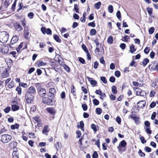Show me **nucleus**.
Returning a JSON list of instances; mask_svg holds the SVG:
<instances>
[{
  "label": "nucleus",
  "instance_id": "obj_1",
  "mask_svg": "<svg viewBox=\"0 0 158 158\" xmlns=\"http://www.w3.org/2000/svg\"><path fill=\"white\" fill-rule=\"evenodd\" d=\"M35 86L38 92V94L41 97L44 96L46 94V90L39 83H35Z\"/></svg>",
  "mask_w": 158,
  "mask_h": 158
},
{
  "label": "nucleus",
  "instance_id": "obj_2",
  "mask_svg": "<svg viewBox=\"0 0 158 158\" xmlns=\"http://www.w3.org/2000/svg\"><path fill=\"white\" fill-rule=\"evenodd\" d=\"M9 35L6 31H2L0 32V42L3 43H6L9 39Z\"/></svg>",
  "mask_w": 158,
  "mask_h": 158
},
{
  "label": "nucleus",
  "instance_id": "obj_3",
  "mask_svg": "<svg viewBox=\"0 0 158 158\" xmlns=\"http://www.w3.org/2000/svg\"><path fill=\"white\" fill-rule=\"evenodd\" d=\"M12 138L11 135L8 134H4L1 135V141L4 143L9 142Z\"/></svg>",
  "mask_w": 158,
  "mask_h": 158
},
{
  "label": "nucleus",
  "instance_id": "obj_4",
  "mask_svg": "<svg viewBox=\"0 0 158 158\" xmlns=\"http://www.w3.org/2000/svg\"><path fill=\"white\" fill-rule=\"evenodd\" d=\"M42 102L43 103L49 105H52L53 102L52 99L46 97L42 98Z\"/></svg>",
  "mask_w": 158,
  "mask_h": 158
},
{
  "label": "nucleus",
  "instance_id": "obj_5",
  "mask_svg": "<svg viewBox=\"0 0 158 158\" xmlns=\"http://www.w3.org/2000/svg\"><path fill=\"white\" fill-rule=\"evenodd\" d=\"M25 99L28 103H30L33 102V96L29 93H26L25 96Z\"/></svg>",
  "mask_w": 158,
  "mask_h": 158
},
{
  "label": "nucleus",
  "instance_id": "obj_6",
  "mask_svg": "<svg viewBox=\"0 0 158 158\" xmlns=\"http://www.w3.org/2000/svg\"><path fill=\"white\" fill-rule=\"evenodd\" d=\"M148 67L150 70H156V71H158V66L156 63L155 62H152V63L149 65Z\"/></svg>",
  "mask_w": 158,
  "mask_h": 158
},
{
  "label": "nucleus",
  "instance_id": "obj_7",
  "mask_svg": "<svg viewBox=\"0 0 158 158\" xmlns=\"http://www.w3.org/2000/svg\"><path fill=\"white\" fill-rule=\"evenodd\" d=\"M135 91L137 95H139L141 96H145L146 95V93L143 90L137 88L135 89Z\"/></svg>",
  "mask_w": 158,
  "mask_h": 158
},
{
  "label": "nucleus",
  "instance_id": "obj_8",
  "mask_svg": "<svg viewBox=\"0 0 158 158\" xmlns=\"http://www.w3.org/2000/svg\"><path fill=\"white\" fill-rule=\"evenodd\" d=\"M9 51V48L7 46L5 45L1 46L0 48V51L3 53H6Z\"/></svg>",
  "mask_w": 158,
  "mask_h": 158
},
{
  "label": "nucleus",
  "instance_id": "obj_9",
  "mask_svg": "<svg viewBox=\"0 0 158 158\" xmlns=\"http://www.w3.org/2000/svg\"><path fill=\"white\" fill-rule=\"evenodd\" d=\"M27 93H29L31 94H35L36 93V89L34 87L31 86L28 88Z\"/></svg>",
  "mask_w": 158,
  "mask_h": 158
},
{
  "label": "nucleus",
  "instance_id": "obj_10",
  "mask_svg": "<svg viewBox=\"0 0 158 158\" xmlns=\"http://www.w3.org/2000/svg\"><path fill=\"white\" fill-rule=\"evenodd\" d=\"M146 103L145 101H141L137 103L138 106L139 108H143L145 106Z\"/></svg>",
  "mask_w": 158,
  "mask_h": 158
},
{
  "label": "nucleus",
  "instance_id": "obj_11",
  "mask_svg": "<svg viewBox=\"0 0 158 158\" xmlns=\"http://www.w3.org/2000/svg\"><path fill=\"white\" fill-rule=\"evenodd\" d=\"M46 109L48 112L51 114H54L56 112V110L53 107L47 108Z\"/></svg>",
  "mask_w": 158,
  "mask_h": 158
},
{
  "label": "nucleus",
  "instance_id": "obj_12",
  "mask_svg": "<svg viewBox=\"0 0 158 158\" xmlns=\"http://www.w3.org/2000/svg\"><path fill=\"white\" fill-rule=\"evenodd\" d=\"M18 38L16 36H13L10 42V45H13L14 44L16 43L18 41Z\"/></svg>",
  "mask_w": 158,
  "mask_h": 158
},
{
  "label": "nucleus",
  "instance_id": "obj_13",
  "mask_svg": "<svg viewBox=\"0 0 158 158\" xmlns=\"http://www.w3.org/2000/svg\"><path fill=\"white\" fill-rule=\"evenodd\" d=\"M15 30L18 31H21L23 29L21 26L18 23H16L15 24Z\"/></svg>",
  "mask_w": 158,
  "mask_h": 158
},
{
  "label": "nucleus",
  "instance_id": "obj_14",
  "mask_svg": "<svg viewBox=\"0 0 158 158\" xmlns=\"http://www.w3.org/2000/svg\"><path fill=\"white\" fill-rule=\"evenodd\" d=\"M9 73H8V70L6 69H5L2 73L1 76L2 78L7 77L8 76Z\"/></svg>",
  "mask_w": 158,
  "mask_h": 158
},
{
  "label": "nucleus",
  "instance_id": "obj_15",
  "mask_svg": "<svg viewBox=\"0 0 158 158\" xmlns=\"http://www.w3.org/2000/svg\"><path fill=\"white\" fill-rule=\"evenodd\" d=\"M127 144V143L124 140H123L121 141L119 145L118 146V148L119 150H120L121 148V146L123 147H125Z\"/></svg>",
  "mask_w": 158,
  "mask_h": 158
},
{
  "label": "nucleus",
  "instance_id": "obj_16",
  "mask_svg": "<svg viewBox=\"0 0 158 158\" xmlns=\"http://www.w3.org/2000/svg\"><path fill=\"white\" fill-rule=\"evenodd\" d=\"M49 131V129L48 128V125H45L44 126V128L42 131V133L44 134L47 135V134Z\"/></svg>",
  "mask_w": 158,
  "mask_h": 158
},
{
  "label": "nucleus",
  "instance_id": "obj_17",
  "mask_svg": "<svg viewBox=\"0 0 158 158\" xmlns=\"http://www.w3.org/2000/svg\"><path fill=\"white\" fill-rule=\"evenodd\" d=\"M46 64V63L44 62L42 60H39L37 62V64L38 67H40L42 66H44Z\"/></svg>",
  "mask_w": 158,
  "mask_h": 158
},
{
  "label": "nucleus",
  "instance_id": "obj_18",
  "mask_svg": "<svg viewBox=\"0 0 158 158\" xmlns=\"http://www.w3.org/2000/svg\"><path fill=\"white\" fill-rule=\"evenodd\" d=\"M130 118L133 119L136 123H138L139 121L138 117L135 115H131L130 116Z\"/></svg>",
  "mask_w": 158,
  "mask_h": 158
},
{
  "label": "nucleus",
  "instance_id": "obj_19",
  "mask_svg": "<svg viewBox=\"0 0 158 158\" xmlns=\"http://www.w3.org/2000/svg\"><path fill=\"white\" fill-rule=\"evenodd\" d=\"M136 49L135 48V46L134 44H132L130 46V51L131 53H133L136 51Z\"/></svg>",
  "mask_w": 158,
  "mask_h": 158
},
{
  "label": "nucleus",
  "instance_id": "obj_20",
  "mask_svg": "<svg viewBox=\"0 0 158 158\" xmlns=\"http://www.w3.org/2000/svg\"><path fill=\"white\" fill-rule=\"evenodd\" d=\"M147 134L150 135L152 134V131L150 130V127H145L144 128Z\"/></svg>",
  "mask_w": 158,
  "mask_h": 158
},
{
  "label": "nucleus",
  "instance_id": "obj_21",
  "mask_svg": "<svg viewBox=\"0 0 158 158\" xmlns=\"http://www.w3.org/2000/svg\"><path fill=\"white\" fill-rule=\"evenodd\" d=\"M95 93L97 94L100 95L101 97V98H102V94L103 95H105V93H102V91L101 90H97L95 91Z\"/></svg>",
  "mask_w": 158,
  "mask_h": 158
},
{
  "label": "nucleus",
  "instance_id": "obj_22",
  "mask_svg": "<svg viewBox=\"0 0 158 158\" xmlns=\"http://www.w3.org/2000/svg\"><path fill=\"white\" fill-rule=\"evenodd\" d=\"M12 156L13 158H19L18 152L16 151H14L12 153Z\"/></svg>",
  "mask_w": 158,
  "mask_h": 158
},
{
  "label": "nucleus",
  "instance_id": "obj_23",
  "mask_svg": "<svg viewBox=\"0 0 158 158\" xmlns=\"http://www.w3.org/2000/svg\"><path fill=\"white\" fill-rule=\"evenodd\" d=\"M113 42V37L112 36H110L108 37L107 40V42L108 44H111Z\"/></svg>",
  "mask_w": 158,
  "mask_h": 158
},
{
  "label": "nucleus",
  "instance_id": "obj_24",
  "mask_svg": "<svg viewBox=\"0 0 158 158\" xmlns=\"http://www.w3.org/2000/svg\"><path fill=\"white\" fill-rule=\"evenodd\" d=\"M146 10L149 15L152 16V8H150L148 7L147 8Z\"/></svg>",
  "mask_w": 158,
  "mask_h": 158
},
{
  "label": "nucleus",
  "instance_id": "obj_25",
  "mask_svg": "<svg viewBox=\"0 0 158 158\" xmlns=\"http://www.w3.org/2000/svg\"><path fill=\"white\" fill-rule=\"evenodd\" d=\"M101 4V3L100 2H98L94 4L95 8L97 10L99 9L100 8V6Z\"/></svg>",
  "mask_w": 158,
  "mask_h": 158
},
{
  "label": "nucleus",
  "instance_id": "obj_26",
  "mask_svg": "<svg viewBox=\"0 0 158 158\" xmlns=\"http://www.w3.org/2000/svg\"><path fill=\"white\" fill-rule=\"evenodd\" d=\"M63 67L64 68V69L68 72L69 73L70 72V69L69 67L66 64H64L63 65Z\"/></svg>",
  "mask_w": 158,
  "mask_h": 158
},
{
  "label": "nucleus",
  "instance_id": "obj_27",
  "mask_svg": "<svg viewBox=\"0 0 158 158\" xmlns=\"http://www.w3.org/2000/svg\"><path fill=\"white\" fill-rule=\"evenodd\" d=\"M54 39L57 42L60 43L61 42L60 39L59 38L58 35H54Z\"/></svg>",
  "mask_w": 158,
  "mask_h": 158
},
{
  "label": "nucleus",
  "instance_id": "obj_28",
  "mask_svg": "<svg viewBox=\"0 0 158 158\" xmlns=\"http://www.w3.org/2000/svg\"><path fill=\"white\" fill-rule=\"evenodd\" d=\"M89 81H90L91 85H95L97 84V81L95 80H93L92 78H89Z\"/></svg>",
  "mask_w": 158,
  "mask_h": 158
},
{
  "label": "nucleus",
  "instance_id": "obj_29",
  "mask_svg": "<svg viewBox=\"0 0 158 158\" xmlns=\"http://www.w3.org/2000/svg\"><path fill=\"white\" fill-rule=\"evenodd\" d=\"M19 125L18 124H16L14 125H12L11 126L10 128L12 129H18L19 127Z\"/></svg>",
  "mask_w": 158,
  "mask_h": 158
},
{
  "label": "nucleus",
  "instance_id": "obj_30",
  "mask_svg": "<svg viewBox=\"0 0 158 158\" xmlns=\"http://www.w3.org/2000/svg\"><path fill=\"white\" fill-rule=\"evenodd\" d=\"M96 33V30L94 29H92L90 31V34L91 36H93L95 35Z\"/></svg>",
  "mask_w": 158,
  "mask_h": 158
},
{
  "label": "nucleus",
  "instance_id": "obj_31",
  "mask_svg": "<svg viewBox=\"0 0 158 158\" xmlns=\"http://www.w3.org/2000/svg\"><path fill=\"white\" fill-rule=\"evenodd\" d=\"M149 60L148 58L144 59L142 62L144 66H146L149 62Z\"/></svg>",
  "mask_w": 158,
  "mask_h": 158
},
{
  "label": "nucleus",
  "instance_id": "obj_32",
  "mask_svg": "<svg viewBox=\"0 0 158 158\" xmlns=\"http://www.w3.org/2000/svg\"><path fill=\"white\" fill-rule=\"evenodd\" d=\"M108 9L109 12L110 13H112L113 11V6L111 5H109L108 7Z\"/></svg>",
  "mask_w": 158,
  "mask_h": 158
},
{
  "label": "nucleus",
  "instance_id": "obj_33",
  "mask_svg": "<svg viewBox=\"0 0 158 158\" xmlns=\"http://www.w3.org/2000/svg\"><path fill=\"white\" fill-rule=\"evenodd\" d=\"M112 92L114 94L117 93V88L115 86H112Z\"/></svg>",
  "mask_w": 158,
  "mask_h": 158
},
{
  "label": "nucleus",
  "instance_id": "obj_34",
  "mask_svg": "<svg viewBox=\"0 0 158 158\" xmlns=\"http://www.w3.org/2000/svg\"><path fill=\"white\" fill-rule=\"evenodd\" d=\"M23 43H21L19 45L18 48H16V50L18 52H19L21 49L22 48Z\"/></svg>",
  "mask_w": 158,
  "mask_h": 158
},
{
  "label": "nucleus",
  "instance_id": "obj_35",
  "mask_svg": "<svg viewBox=\"0 0 158 158\" xmlns=\"http://www.w3.org/2000/svg\"><path fill=\"white\" fill-rule=\"evenodd\" d=\"M19 109V106L16 105H12V110L13 111H16L18 110Z\"/></svg>",
  "mask_w": 158,
  "mask_h": 158
},
{
  "label": "nucleus",
  "instance_id": "obj_36",
  "mask_svg": "<svg viewBox=\"0 0 158 158\" xmlns=\"http://www.w3.org/2000/svg\"><path fill=\"white\" fill-rule=\"evenodd\" d=\"M56 89H55L54 88H50L49 90V92L51 94L53 95H54L56 92Z\"/></svg>",
  "mask_w": 158,
  "mask_h": 158
},
{
  "label": "nucleus",
  "instance_id": "obj_37",
  "mask_svg": "<svg viewBox=\"0 0 158 158\" xmlns=\"http://www.w3.org/2000/svg\"><path fill=\"white\" fill-rule=\"evenodd\" d=\"M79 6L77 4H75L74 5V10L76 11V12L77 13H79Z\"/></svg>",
  "mask_w": 158,
  "mask_h": 158
},
{
  "label": "nucleus",
  "instance_id": "obj_38",
  "mask_svg": "<svg viewBox=\"0 0 158 158\" xmlns=\"http://www.w3.org/2000/svg\"><path fill=\"white\" fill-rule=\"evenodd\" d=\"M10 0H6L4 3V6L6 8H7L9 5L10 4Z\"/></svg>",
  "mask_w": 158,
  "mask_h": 158
},
{
  "label": "nucleus",
  "instance_id": "obj_39",
  "mask_svg": "<svg viewBox=\"0 0 158 158\" xmlns=\"http://www.w3.org/2000/svg\"><path fill=\"white\" fill-rule=\"evenodd\" d=\"M91 128L93 130L94 132H96L97 131V129L96 128V126L94 124H92L91 125Z\"/></svg>",
  "mask_w": 158,
  "mask_h": 158
},
{
  "label": "nucleus",
  "instance_id": "obj_40",
  "mask_svg": "<svg viewBox=\"0 0 158 158\" xmlns=\"http://www.w3.org/2000/svg\"><path fill=\"white\" fill-rule=\"evenodd\" d=\"M96 113L98 114H100L102 112V110L100 108H97L96 110Z\"/></svg>",
  "mask_w": 158,
  "mask_h": 158
},
{
  "label": "nucleus",
  "instance_id": "obj_41",
  "mask_svg": "<svg viewBox=\"0 0 158 158\" xmlns=\"http://www.w3.org/2000/svg\"><path fill=\"white\" fill-rule=\"evenodd\" d=\"M16 91L18 92V93L20 95L21 94V88L20 86H18L16 88Z\"/></svg>",
  "mask_w": 158,
  "mask_h": 158
},
{
  "label": "nucleus",
  "instance_id": "obj_42",
  "mask_svg": "<svg viewBox=\"0 0 158 158\" xmlns=\"http://www.w3.org/2000/svg\"><path fill=\"white\" fill-rule=\"evenodd\" d=\"M94 104L96 106L98 105L99 104V101L96 99H94L93 100Z\"/></svg>",
  "mask_w": 158,
  "mask_h": 158
},
{
  "label": "nucleus",
  "instance_id": "obj_43",
  "mask_svg": "<svg viewBox=\"0 0 158 158\" xmlns=\"http://www.w3.org/2000/svg\"><path fill=\"white\" fill-rule=\"evenodd\" d=\"M29 32L27 31H24V36L26 39H28L29 37Z\"/></svg>",
  "mask_w": 158,
  "mask_h": 158
},
{
  "label": "nucleus",
  "instance_id": "obj_44",
  "mask_svg": "<svg viewBox=\"0 0 158 158\" xmlns=\"http://www.w3.org/2000/svg\"><path fill=\"white\" fill-rule=\"evenodd\" d=\"M82 107L84 111H86L87 109V106L86 104H83L82 105Z\"/></svg>",
  "mask_w": 158,
  "mask_h": 158
},
{
  "label": "nucleus",
  "instance_id": "obj_45",
  "mask_svg": "<svg viewBox=\"0 0 158 158\" xmlns=\"http://www.w3.org/2000/svg\"><path fill=\"white\" fill-rule=\"evenodd\" d=\"M114 74L115 76L117 77H119L121 75L120 73L118 71H116L115 72Z\"/></svg>",
  "mask_w": 158,
  "mask_h": 158
},
{
  "label": "nucleus",
  "instance_id": "obj_46",
  "mask_svg": "<svg viewBox=\"0 0 158 158\" xmlns=\"http://www.w3.org/2000/svg\"><path fill=\"white\" fill-rule=\"evenodd\" d=\"M154 27H151L149 30V33L150 34H152L154 31Z\"/></svg>",
  "mask_w": 158,
  "mask_h": 158
},
{
  "label": "nucleus",
  "instance_id": "obj_47",
  "mask_svg": "<svg viewBox=\"0 0 158 158\" xmlns=\"http://www.w3.org/2000/svg\"><path fill=\"white\" fill-rule=\"evenodd\" d=\"M100 79L104 83L106 84L107 83L105 77H101Z\"/></svg>",
  "mask_w": 158,
  "mask_h": 158
},
{
  "label": "nucleus",
  "instance_id": "obj_48",
  "mask_svg": "<svg viewBox=\"0 0 158 158\" xmlns=\"http://www.w3.org/2000/svg\"><path fill=\"white\" fill-rule=\"evenodd\" d=\"M145 151L147 152H150L151 151V149L150 147L146 146L144 148Z\"/></svg>",
  "mask_w": 158,
  "mask_h": 158
},
{
  "label": "nucleus",
  "instance_id": "obj_49",
  "mask_svg": "<svg viewBox=\"0 0 158 158\" xmlns=\"http://www.w3.org/2000/svg\"><path fill=\"white\" fill-rule=\"evenodd\" d=\"M116 15L118 18L120 20L121 18V13L120 11L118 10L117 12Z\"/></svg>",
  "mask_w": 158,
  "mask_h": 158
},
{
  "label": "nucleus",
  "instance_id": "obj_50",
  "mask_svg": "<svg viewBox=\"0 0 158 158\" xmlns=\"http://www.w3.org/2000/svg\"><path fill=\"white\" fill-rule=\"evenodd\" d=\"M82 48L86 53L88 52V50L85 45L83 44L82 45Z\"/></svg>",
  "mask_w": 158,
  "mask_h": 158
},
{
  "label": "nucleus",
  "instance_id": "obj_51",
  "mask_svg": "<svg viewBox=\"0 0 158 158\" xmlns=\"http://www.w3.org/2000/svg\"><path fill=\"white\" fill-rule=\"evenodd\" d=\"M14 86V82L13 81H11L10 83L8 85V87L9 88H13Z\"/></svg>",
  "mask_w": 158,
  "mask_h": 158
},
{
  "label": "nucleus",
  "instance_id": "obj_52",
  "mask_svg": "<svg viewBox=\"0 0 158 158\" xmlns=\"http://www.w3.org/2000/svg\"><path fill=\"white\" fill-rule=\"evenodd\" d=\"M46 33L48 35H51L52 31L50 28H48L46 30Z\"/></svg>",
  "mask_w": 158,
  "mask_h": 158
},
{
  "label": "nucleus",
  "instance_id": "obj_53",
  "mask_svg": "<svg viewBox=\"0 0 158 158\" xmlns=\"http://www.w3.org/2000/svg\"><path fill=\"white\" fill-rule=\"evenodd\" d=\"M138 153L140 156L141 157H144L145 156V154L142 152V151L140 149L138 152Z\"/></svg>",
  "mask_w": 158,
  "mask_h": 158
},
{
  "label": "nucleus",
  "instance_id": "obj_54",
  "mask_svg": "<svg viewBox=\"0 0 158 158\" xmlns=\"http://www.w3.org/2000/svg\"><path fill=\"white\" fill-rule=\"evenodd\" d=\"M19 84L21 85V86L24 88H27L28 86L27 84L23 82H22L21 83H19Z\"/></svg>",
  "mask_w": 158,
  "mask_h": 158
},
{
  "label": "nucleus",
  "instance_id": "obj_55",
  "mask_svg": "<svg viewBox=\"0 0 158 158\" xmlns=\"http://www.w3.org/2000/svg\"><path fill=\"white\" fill-rule=\"evenodd\" d=\"M10 110V107H7L4 110V111L6 113H8Z\"/></svg>",
  "mask_w": 158,
  "mask_h": 158
},
{
  "label": "nucleus",
  "instance_id": "obj_56",
  "mask_svg": "<svg viewBox=\"0 0 158 158\" xmlns=\"http://www.w3.org/2000/svg\"><path fill=\"white\" fill-rule=\"evenodd\" d=\"M84 123L83 121H81L80 122V127L82 130L84 129Z\"/></svg>",
  "mask_w": 158,
  "mask_h": 158
},
{
  "label": "nucleus",
  "instance_id": "obj_57",
  "mask_svg": "<svg viewBox=\"0 0 158 158\" xmlns=\"http://www.w3.org/2000/svg\"><path fill=\"white\" fill-rule=\"evenodd\" d=\"M115 79L114 77H111L110 78V82L114 83L115 81Z\"/></svg>",
  "mask_w": 158,
  "mask_h": 158
},
{
  "label": "nucleus",
  "instance_id": "obj_58",
  "mask_svg": "<svg viewBox=\"0 0 158 158\" xmlns=\"http://www.w3.org/2000/svg\"><path fill=\"white\" fill-rule=\"evenodd\" d=\"M116 120L117 123L118 124H120L121 123V119L119 116H117L116 118Z\"/></svg>",
  "mask_w": 158,
  "mask_h": 158
},
{
  "label": "nucleus",
  "instance_id": "obj_59",
  "mask_svg": "<svg viewBox=\"0 0 158 158\" xmlns=\"http://www.w3.org/2000/svg\"><path fill=\"white\" fill-rule=\"evenodd\" d=\"M140 139L143 143H146V140L144 138L143 136L140 137Z\"/></svg>",
  "mask_w": 158,
  "mask_h": 158
},
{
  "label": "nucleus",
  "instance_id": "obj_60",
  "mask_svg": "<svg viewBox=\"0 0 158 158\" xmlns=\"http://www.w3.org/2000/svg\"><path fill=\"white\" fill-rule=\"evenodd\" d=\"M76 134H77V136L76 137L77 138H79L80 137L81 135V133L80 131H77L76 132Z\"/></svg>",
  "mask_w": 158,
  "mask_h": 158
},
{
  "label": "nucleus",
  "instance_id": "obj_61",
  "mask_svg": "<svg viewBox=\"0 0 158 158\" xmlns=\"http://www.w3.org/2000/svg\"><path fill=\"white\" fill-rule=\"evenodd\" d=\"M149 48L146 47L144 50V52L146 54H148L149 52Z\"/></svg>",
  "mask_w": 158,
  "mask_h": 158
},
{
  "label": "nucleus",
  "instance_id": "obj_62",
  "mask_svg": "<svg viewBox=\"0 0 158 158\" xmlns=\"http://www.w3.org/2000/svg\"><path fill=\"white\" fill-rule=\"evenodd\" d=\"M88 25L93 27H94L95 26V24L94 22L88 23Z\"/></svg>",
  "mask_w": 158,
  "mask_h": 158
},
{
  "label": "nucleus",
  "instance_id": "obj_63",
  "mask_svg": "<svg viewBox=\"0 0 158 158\" xmlns=\"http://www.w3.org/2000/svg\"><path fill=\"white\" fill-rule=\"evenodd\" d=\"M156 105V103L154 102H152L150 105V107L151 108H153Z\"/></svg>",
  "mask_w": 158,
  "mask_h": 158
},
{
  "label": "nucleus",
  "instance_id": "obj_64",
  "mask_svg": "<svg viewBox=\"0 0 158 158\" xmlns=\"http://www.w3.org/2000/svg\"><path fill=\"white\" fill-rule=\"evenodd\" d=\"M98 156V154L96 152H94L92 157L93 158H97Z\"/></svg>",
  "mask_w": 158,
  "mask_h": 158
}]
</instances>
